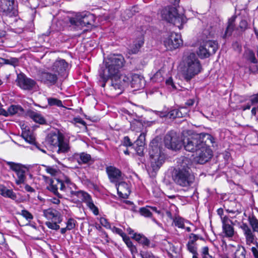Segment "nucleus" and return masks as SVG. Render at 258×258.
Here are the masks:
<instances>
[{"label": "nucleus", "instance_id": "nucleus-62", "mask_svg": "<svg viewBox=\"0 0 258 258\" xmlns=\"http://www.w3.org/2000/svg\"><path fill=\"white\" fill-rule=\"evenodd\" d=\"M249 70L251 73H255L258 70V65L256 63L251 65L249 66Z\"/></svg>", "mask_w": 258, "mask_h": 258}, {"label": "nucleus", "instance_id": "nucleus-26", "mask_svg": "<svg viewBox=\"0 0 258 258\" xmlns=\"http://www.w3.org/2000/svg\"><path fill=\"white\" fill-rule=\"evenodd\" d=\"M144 43V39L143 35H140L137 39L134 42L132 46L130 47L129 52L132 54H136L139 51L140 48L143 46Z\"/></svg>", "mask_w": 258, "mask_h": 258}, {"label": "nucleus", "instance_id": "nucleus-17", "mask_svg": "<svg viewBox=\"0 0 258 258\" xmlns=\"http://www.w3.org/2000/svg\"><path fill=\"white\" fill-rule=\"evenodd\" d=\"M68 63L63 59H58L52 66V70L61 76H64L68 68Z\"/></svg>", "mask_w": 258, "mask_h": 258}, {"label": "nucleus", "instance_id": "nucleus-47", "mask_svg": "<svg viewBox=\"0 0 258 258\" xmlns=\"http://www.w3.org/2000/svg\"><path fill=\"white\" fill-rule=\"evenodd\" d=\"M187 247L188 250L192 253L193 255L198 254L197 247H196L195 243L188 242L187 244Z\"/></svg>", "mask_w": 258, "mask_h": 258}, {"label": "nucleus", "instance_id": "nucleus-9", "mask_svg": "<svg viewBox=\"0 0 258 258\" xmlns=\"http://www.w3.org/2000/svg\"><path fill=\"white\" fill-rule=\"evenodd\" d=\"M164 144L166 148L172 150H178L182 146V140L176 132L170 131L165 136Z\"/></svg>", "mask_w": 258, "mask_h": 258}, {"label": "nucleus", "instance_id": "nucleus-64", "mask_svg": "<svg viewBox=\"0 0 258 258\" xmlns=\"http://www.w3.org/2000/svg\"><path fill=\"white\" fill-rule=\"evenodd\" d=\"M166 84L168 86H171L173 89L175 88V86L173 82V80L171 78H169L166 81Z\"/></svg>", "mask_w": 258, "mask_h": 258}, {"label": "nucleus", "instance_id": "nucleus-31", "mask_svg": "<svg viewBox=\"0 0 258 258\" xmlns=\"http://www.w3.org/2000/svg\"><path fill=\"white\" fill-rule=\"evenodd\" d=\"M78 156L77 161L79 164L88 163L92 160L91 155L85 152L79 154Z\"/></svg>", "mask_w": 258, "mask_h": 258}, {"label": "nucleus", "instance_id": "nucleus-42", "mask_svg": "<svg viewBox=\"0 0 258 258\" xmlns=\"http://www.w3.org/2000/svg\"><path fill=\"white\" fill-rule=\"evenodd\" d=\"M48 103L50 106L56 105L57 106H62V102L61 100L54 98H48L47 99Z\"/></svg>", "mask_w": 258, "mask_h": 258}, {"label": "nucleus", "instance_id": "nucleus-55", "mask_svg": "<svg viewBox=\"0 0 258 258\" xmlns=\"http://www.w3.org/2000/svg\"><path fill=\"white\" fill-rule=\"evenodd\" d=\"M254 258H258V242H256V247H252L251 248Z\"/></svg>", "mask_w": 258, "mask_h": 258}, {"label": "nucleus", "instance_id": "nucleus-22", "mask_svg": "<svg viewBox=\"0 0 258 258\" xmlns=\"http://www.w3.org/2000/svg\"><path fill=\"white\" fill-rule=\"evenodd\" d=\"M106 172L111 182L117 183L120 179L121 173L117 168L113 166L107 167Z\"/></svg>", "mask_w": 258, "mask_h": 258}, {"label": "nucleus", "instance_id": "nucleus-48", "mask_svg": "<svg viewBox=\"0 0 258 258\" xmlns=\"http://www.w3.org/2000/svg\"><path fill=\"white\" fill-rule=\"evenodd\" d=\"M76 221L74 219L70 218L67 223V228L71 230L75 227Z\"/></svg>", "mask_w": 258, "mask_h": 258}, {"label": "nucleus", "instance_id": "nucleus-43", "mask_svg": "<svg viewBox=\"0 0 258 258\" xmlns=\"http://www.w3.org/2000/svg\"><path fill=\"white\" fill-rule=\"evenodd\" d=\"M140 212L142 216H144L146 217H150L152 215L149 207H143L140 208Z\"/></svg>", "mask_w": 258, "mask_h": 258}, {"label": "nucleus", "instance_id": "nucleus-3", "mask_svg": "<svg viewBox=\"0 0 258 258\" xmlns=\"http://www.w3.org/2000/svg\"><path fill=\"white\" fill-rule=\"evenodd\" d=\"M124 62V58L121 54L109 55L105 60V67H102L100 71V76L104 80L109 79L110 76L119 73V70L123 66Z\"/></svg>", "mask_w": 258, "mask_h": 258}, {"label": "nucleus", "instance_id": "nucleus-15", "mask_svg": "<svg viewBox=\"0 0 258 258\" xmlns=\"http://www.w3.org/2000/svg\"><path fill=\"white\" fill-rule=\"evenodd\" d=\"M1 11L6 16L9 17L15 16L17 11L14 6V0H2Z\"/></svg>", "mask_w": 258, "mask_h": 258}, {"label": "nucleus", "instance_id": "nucleus-61", "mask_svg": "<svg viewBox=\"0 0 258 258\" xmlns=\"http://www.w3.org/2000/svg\"><path fill=\"white\" fill-rule=\"evenodd\" d=\"M114 228L115 230V232L119 235H120L122 238L126 235L121 229L116 227H114Z\"/></svg>", "mask_w": 258, "mask_h": 258}, {"label": "nucleus", "instance_id": "nucleus-33", "mask_svg": "<svg viewBox=\"0 0 258 258\" xmlns=\"http://www.w3.org/2000/svg\"><path fill=\"white\" fill-rule=\"evenodd\" d=\"M246 250L241 245H238L236 250L234 253V258H246Z\"/></svg>", "mask_w": 258, "mask_h": 258}, {"label": "nucleus", "instance_id": "nucleus-6", "mask_svg": "<svg viewBox=\"0 0 258 258\" xmlns=\"http://www.w3.org/2000/svg\"><path fill=\"white\" fill-rule=\"evenodd\" d=\"M162 18L167 22L172 23L175 26L182 28V24L186 23V19L183 15L179 14L175 7H168L161 11Z\"/></svg>", "mask_w": 258, "mask_h": 258}, {"label": "nucleus", "instance_id": "nucleus-29", "mask_svg": "<svg viewBox=\"0 0 258 258\" xmlns=\"http://www.w3.org/2000/svg\"><path fill=\"white\" fill-rule=\"evenodd\" d=\"M236 17V16H233L228 20V25L225 30V34L223 36V37L224 38H226V37L231 35V34H232L235 26L234 22L235 21Z\"/></svg>", "mask_w": 258, "mask_h": 258}, {"label": "nucleus", "instance_id": "nucleus-53", "mask_svg": "<svg viewBox=\"0 0 258 258\" xmlns=\"http://www.w3.org/2000/svg\"><path fill=\"white\" fill-rule=\"evenodd\" d=\"M137 153L140 156H143L144 155L145 146L135 147Z\"/></svg>", "mask_w": 258, "mask_h": 258}, {"label": "nucleus", "instance_id": "nucleus-5", "mask_svg": "<svg viewBox=\"0 0 258 258\" xmlns=\"http://www.w3.org/2000/svg\"><path fill=\"white\" fill-rule=\"evenodd\" d=\"M160 145L157 140H152L150 145L151 165L154 171L158 170L164 162L165 155L160 149Z\"/></svg>", "mask_w": 258, "mask_h": 258}, {"label": "nucleus", "instance_id": "nucleus-41", "mask_svg": "<svg viewBox=\"0 0 258 258\" xmlns=\"http://www.w3.org/2000/svg\"><path fill=\"white\" fill-rule=\"evenodd\" d=\"M145 137L146 134L145 133L141 134L135 143V147L145 146Z\"/></svg>", "mask_w": 258, "mask_h": 258}, {"label": "nucleus", "instance_id": "nucleus-39", "mask_svg": "<svg viewBox=\"0 0 258 258\" xmlns=\"http://www.w3.org/2000/svg\"><path fill=\"white\" fill-rule=\"evenodd\" d=\"M168 117L169 118H175L176 117H181L182 114L178 109H173L168 112Z\"/></svg>", "mask_w": 258, "mask_h": 258}, {"label": "nucleus", "instance_id": "nucleus-13", "mask_svg": "<svg viewBox=\"0 0 258 258\" xmlns=\"http://www.w3.org/2000/svg\"><path fill=\"white\" fill-rule=\"evenodd\" d=\"M210 146H212V145H204V146H202V148H201L197 152L196 159L198 163L205 164L211 159L213 156V153L209 148Z\"/></svg>", "mask_w": 258, "mask_h": 258}, {"label": "nucleus", "instance_id": "nucleus-51", "mask_svg": "<svg viewBox=\"0 0 258 258\" xmlns=\"http://www.w3.org/2000/svg\"><path fill=\"white\" fill-rule=\"evenodd\" d=\"M141 255L142 258H158L149 251L143 252L141 253Z\"/></svg>", "mask_w": 258, "mask_h": 258}, {"label": "nucleus", "instance_id": "nucleus-25", "mask_svg": "<svg viewBox=\"0 0 258 258\" xmlns=\"http://www.w3.org/2000/svg\"><path fill=\"white\" fill-rule=\"evenodd\" d=\"M117 194L122 198H127L130 194V190L128 184L125 182H120L116 184Z\"/></svg>", "mask_w": 258, "mask_h": 258}, {"label": "nucleus", "instance_id": "nucleus-45", "mask_svg": "<svg viewBox=\"0 0 258 258\" xmlns=\"http://www.w3.org/2000/svg\"><path fill=\"white\" fill-rule=\"evenodd\" d=\"M18 59L17 58L13 57L10 59H5V61L4 64H8L16 67L18 64Z\"/></svg>", "mask_w": 258, "mask_h": 258}, {"label": "nucleus", "instance_id": "nucleus-38", "mask_svg": "<svg viewBox=\"0 0 258 258\" xmlns=\"http://www.w3.org/2000/svg\"><path fill=\"white\" fill-rule=\"evenodd\" d=\"M123 241L125 243L128 248H130L132 253H134L137 251L136 247L133 245L132 241L131 240L129 237L126 235L122 238Z\"/></svg>", "mask_w": 258, "mask_h": 258}, {"label": "nucleus", "instance_id": "nucleus-1", "mask_svg": "<svg viewBox=\"0 0 258 258\" xmlns=\"http://www.w3.org/2000/svg\"><path fill=\"white\" fill-rule=\"evenodd\" d=\"M177 166L173 169L172 177L174 183L182 187H188L195 182V176L190 168L191 160L186 157L178 159Z\"/></svg>", "mask_w": 258, "mask_h": 258}, {"label": "nucleus", "instance_id": "nucleus-18", "mask_svg": "<svg viewBox=\"0 0 258 258\" xmlns=\"http://www.w3.org/2000/svg\"><path fill=\"white\" fill-rule=\"evenodd\" d=\"M131 78V85L135 90L144 88L145 86V80L143 76L134 74L132 75Z\"/></svg>", "mask_w": 258, "mask_h": 258}, {"label": "nucleus", "instance_id": "nucleus-28", "mask_svg": "<svg viewBox=\"0 0 258 258\" xmlns=\"http://www.w3.org/2000/svg\"><path fill=\"white\" fill-rule=\"evenodd\" d=\"M0 195L12 200H15L17 198L16 194L12 189H8L2 184H0Z\"/></svg>", "mask_w": 258, "mask_h": 258}, {"label": "nucleus", "instance_id": "nucleus-12", "mask_svg": "<svg viewBox=\"0 0 258 258\" xmlns=\"http://www.w3.org/2000/svg\"><path fill=\"white\" fill-rule=\"evenodd\" d=\"M182 42L180 35L174 32L168 34L163 41L166 49L170 50L178 48L182 44Z\"/></svg>", "mask_w": 258, "mask_h": 258}, {"label": "nucleus", "instance_id": "nucleus-23", "mask_svg": "<svg viewBox=\"0 0 258 258\" xmlns=\"http://www.w3.org/2000/svg\"><path fill=\"white\" fill-rule=\"evenodd\" d=\"M40 78L44 83L50 85H54L58 80L57 76L56 74L47 72H41Z\"/></svg>", "mask_w": 258, "mask_h": 258}, {"label": "nucleus", "instance_id": "nucleus-10", "mask_svg": "<svg viewBox=\"0 0 258 258\" xmlns=\"http://www.w3.org/2000/svg\"><path fill=\"white\" fill-rule=\"evenodd\" d=\"M6 164L17 174V178L16 179V183L17 185L24 183L26 180V173L28 172V169L21 164L13 162L7 161Z\"/></svg>", "mask_w": 258, "mask_h": 258}, {"label": "nucleus", "instance_id": "nucleus-37", "mask_svg": "<svg viewBox=\"0 0 258 258\" xmlns=\"http://www.w3.org/2000/svg\"><path fill=\"white\" fill-rule=\"evenodd\" d=\"M173 222L176 226L180 228H184L185 223H188L187 221L185 220L184 219L179 216L176 217L173 219Z\"/></svg>", "mask_w": 258, "mask_h": 258}, {"label": "nucleus", "instance_id": "nucleus-4", "mask_svg": "<svg viewBox=\"0 0 258 258\" xmlns=\"http://www.w3.org/2000/svg\"><path fill=\"white\" fill-rule=\"evenodd\" d=\"M183 73L184 79L188 81L201 71L202 67L196 54L190 53L183 58Z\"/></svg>", "mask_w": 258, "mask_h": 258}, {"label": "nucleus", "instance_id": "nucleus-8", "mask_svg": "<svg viewBox=\"0 0 258 258\" xmlns=\"http://www.w3.org/2000/svg\"><path fill=\"white\" fill-rule=\"evenodd\" d=\"M94 21V16L90 13L78 14L69 18V22L72 26L80 29L88 25H91Z\"/></svg>", "mask_w": 258, "mask_h": 258}, {"label": "nucleus", "instance_id": "nucleus-24", "mask_svg": "<svg viewBox=\"0 0 258 258\" xmlns=\"http://www.w3.org/2000/svg\"><path fill=\"white\" fill-rule=\"evenodd\" d=\"M44 216L48 219L52 221L61 222L62 219L59 213L52 209H48L43 211Z\"/></svg>", "mask_w": 258, "mask_h": 258}, {"label": "nucleus", "instance_id": "nucleus-63", "mask_svg": "<svg viewBox=\"0 0 258 258\" xmlns=\"http://www.w3.org/2000/svg\"><path fill=\"white\" fill-rule=\"evenodd\" d=\"M60 180L63 181V184L64 185L65 184H67L68 185H70L72 184L70 179L67 176H64L63 179Z\"/></svg>", "mask_w": 258, "mask_h": 258}, {"label": "nucleus", "instance_id": "nucleus-14", "mask_svg": "<svg viewBox=\"0 0 258 258\" xmlns=\"http://www.w3.org/2000/svg\"><path fill=\"white\" fill-rule=\"evenodd\" d=\"M16 82L19 87L25 90H31L36 85V82L34 80L28 78L22 73L17 75Z\"/></svg>", "mask_w": 258, "mask_h": 258}, {"label": "nucleus", "instance_id": "nucleus-34", "mask_svg": "<svg viewBox=\"0 0 258 258\" xmlns=\"http://www.w3.org/2000/svg\"><path fill=\"white\" fill-rule=\"evenodd\" d=\"M244 56L245 59L250 62L255 64L257 63V60L255 57L253 52L250 50H247L245 51Z\"/></svg>", "mask_w": 258, "mask_h": 258}, {"label": "nucleus", "instance_id": "nucleus-59", "mask_svg": "<svg viewBox=\"0 0 258 258\" xmlns=\"http://www.w3.org/2000/svg\"><path fill=\"white\" fill-rule=\"evenodd\" d=\"M138 8L136 7H133L131 10H127L126 11V13L128 15V17H132V16L133 15L134 13L138 12V11L137 10Z\"/></svg>", "mask_w": 258, "mask_h": 258}, {"label": "nucleus", "instance_id": "nucleus-57", "mask_svg": "<svg viewBox=\"0 0 258 258\" xmlns=\"http://www.w3.org/2000/svg\"><path fill=\"white\" fill-rule=\"evenodd\" d=\"M123 145L126 147L132 146V143L128 137L126 136L123 138Z\"/></svg>", "mask_w": 258, "mask_h": 258}, {"label": "nucleus", "instance_id": "nucleus-40", "mask_svg": "<svg viewBox=\"0 0 258 258\" xmlns=\"http://www.w3.org/2000/svg\"><path fill=\"white\" fill-rule=\"evenodd\" d=\"M249 222L254 232L258 233V220L252 216L249 218Z\"/></svg>", "mask_w": 258, "mask_h": 258}, {"label": "nucleus", "instance_id": "nucleus-27", "mask_svg": "<svg viewBox=\"0 0 258 258\" xmlns=\"http://www.w3.org/2000/svg\"><path fill=\"white\" fill-rule=\"evenodd\" d=\"M55 151L58 154L66 153L69 151L70 146L69 142L64 139V137L58 144V145L55 148Z\"/></svg>", "mask_w": 258, "mask_h": 258}, {"label": "nucleus", "instance_id": "nucleus-2", "mask_svg": "<svg viewBox=\"0 0 258 258\" xmlns=\"http://www.w3.org/2000/svg\"><path fill=\"white\" fill-rule=\"evenodd\" d=\"M215 144L214 138L206 133L188 135L184 137L182 140L184 149L190 152H197L204 145H211L214 147Z\"/></svg>", "mask_w": 258, "mask_h": 258}, {"label": "nucleus", "instance_id": "nucleus-30", "mask_svg": "<svg viewBox=\"0 0 258 258\" xmlns=\"http://www.w3.org/2000/svg\"><path fill=\"white\" fill-rule=\"evenodd\" d=\"M28 115L36 122L40 124H43L45 123V120L44 118L40 113L37 112L30 111L28 113Z\"/></svg>", "mask_w": 258, "mask_h": 258}, {"label": "nucleus", "instance_id": "nucleus-32", "mask_svg": "<svg viewBox=\"0 0 258 258\" xmlns=\"http://www.w3.org/2000/svg\"><path fill=\"white\" fill-rule=\"evenodd\" d=\"M71 194L77 196L85 203L90 197V196L88 194L81 190L76 191H72Z\"/></svg>", "mask_w": 258, "mask_h": 258}, {"label": "nucleus", "instance_id": "nucleus-44", "mask_svg": "<svg viewBox=\"0 0 258 258\" xmlns=\"http://www.w3.org/2000/svg\"><path fill=\"white\" fill-rule=\"evenodd\" d=\"M60 222H55V221H47L46 222L45 225L50 229L57 230L59 229V226L57 224V223H60Z\"/></svg>", "mask_w": 258, "mask_h": 258}, {"label": "nucleus", "instance_id": "nucleus-36", "mask_svg": "<svg viewBox=\"0 0 258 258\" xmlns=\"http://www.w3.org/2000/svg\"><path fill=\"white\" fill-rule=\"evenodd\" d=\"M88 207L92 211L95 215L99 214L98 208L94 204L91 197L85 202Z\"/></svg>", "mask_w": 258, "mask_h": 258}, {"label": "nucleus", "instance_id": "nucleus-11", "mask_svg": "<svg viewBox=\"0 0 258 258\" xmlns=\"http://www.w3.org/2000/svg\"><path fill=\"white\" fill-rule=\"evenodd\" d=\"M218 48V45L216 41H206L200 46L198 54L201 58H207L215 54Z\"/></svg>", "mask_w": 258, "mask_h": 258}, {"label": "nucleus", "instance_id": "nucleus-60", "mask_svg": "<svg viewBox=\"0 0 258 258\" xmlns=\"http://www.w3.org/2000/svg\"><path fill=\"white\" fill-rule=\"evenodd\" d=\"M143 236V234L134 233V235L132 236V238L139 243Z\"/></svg>", "mask_w": 258, "mask_h": 258}, {"label": "nucleus", "instance_id": "nucleus-16", "mask_svg": "<svg viewBox=\"0 0 258 258\" xmlns=\"http://www.w3.org/2000/svg\"><path fill=\"white\" fill-rule=\"evenodd\" d=\"M47 188L57 196L58 198H62V196L59 194L58 189H59L61 191H64L66 186L63 184V181L60 179L54 178L51 181L50 184Z\"/></svg>", "mask_w": 258, "mask_h": 258}, {"label": "nucleus", "instance_id": "nucleus-7", "mask_svg": "<svg viewBox=\"0 0 258 258\" xmlns=\"http://www.w3.org/2000/svg\"><path fill=\"white\" fill-rule=\"evenodd\" d=\"M109 79H111L110 90L115 95L120 94L124 88L128 84L130 79L125 75H120L119 73L110 76Z\"/></svg>", "mask_w": 258, "mask_h": 258}, {"label": "nucleus", "instance_id": "nucleus-35", "mask_svg": "<svg viewBox=\"0 0 258 258\" xmlns=\"http://www.w3.org/2000/svg\"><path fill=\"white\" fill-rule=\"evenodd\" d=\"M8 111L9 115H14L23 112V109L20 106L12 105L9 107Z\"/></svg>", "mask_w": 258, "mask_h": 258}, {"label": "nucleus", "instance_id": "nucleus-49", "mask_svg": "<svg viewBox=\"0 0 258 258\" xmlns=\"http://www.w3.org/2000/svg\"><path fill=\"white\" fill-rule=\"evenodd\" d=\"M21 215L28 221H30L33 218V215L26 210H22Z\"/></svg>", "mask_w": 258, "mask_h": 258}, {"label": "nucleus", "instance_id": "nucleus-58", "mask_svg": "<svg viewBox=\"0 0 258 258\" xmlns=\"http://www.w3.org/2000/svg\"><path fill=\"white\" fill-rule=\"evenodd\" d=\"M198 236L193 233H191L189 235V240L188 242H190L192 243H195V242L198 240Z\"/></svg>", "mask_w": 258, "mask_h": 258}, {"label": "nucleus", "instance_id": "nucleus-54", "mask_svg": "<svg viewBox=\"0 0 258 258\" xmlns=\"http://www.w3.org/2000/svg\"><path fill=\"white\" fill-rule=\"evenodd\" d=\"M150 240L144 235L143 236L141 239V241L139 242V243L145 246H149L150 245Z\"/></svg>", "mask_w": 258, "mask_h": 258}, {"label": "nucleus", "instance_id": "nucleus-52", "mask_svg": "<svg viewBox=\"0 0 258 258\" xmlns=\"http://www.w3.org/2000/svg\"><path fill=\"white\" fill-rule=\"evenodd\" d=\"M100 224L106 228H110L111 226L107 220L105 218H101L100 219Z\"/></svg>", "mask_w": 258, "mask_h": 258}, {"label": "nucleus", "instance_id": "nucleus-56", "mask_svg": "<svg viewBox=\"0 0 258 258\" xmlns=\"http://www.w3.org/2000/svg\"><path fill=\"white\" fill-rule=\"evenodd\" d=\"M250 101L251 104L258 103V93L250 97Z\"/></svg>", "mask_w": 258, "mask_h": 258}, {"label": "nucleus", "instance_id": "nucleus-20", "mask_svg": "<svg viewBox=\"0 0 258 258\" xmlns=\"http://www.w3.org/2000/svg\"><path fill=\"white\" fill-rule=\"evenodd\" d=\"M240 227L245 236L246 244L250 245L251 243H254L256 241L255 236L253 234L254 231H252L250 227L245 223H243Z\"/></svg>", "mask_w": 258, "mask_h": 258}, {"label": "nucleus", "instance_id": "nucleus-50", "mask_svg": "<svg viewBox=\"0 0 258 258\" xmlns=\"http://www.w3.org/2000/svg\"><path fill=\"white\" fill-rule=\"evenodd\" d=\"M202 258H212V256L209 253V248L208 246L203 247L202 249Z\"/></svg>", "mask_w": 258, "mask_h": 258}, {"label": "nucleus", "instance_id": "nucleus-19", "mask_svg": "<svg viewBox=\"0 0 258 258\" xmlns=\"http://www.w3.org/2000/svg\"><path fill=\"white\" fill-rule=\"evenodd\" d=\"M63 137V135L59 131L51 132L47 135V141L55 148Z\"/></svg>", "mask_w": 258, "mask_h": 258}, {"label": "nucleus", "instance_id": "nucleus-21", "mask_svg": "<svg viewBox=\"0 0 258 258\" xmlns=\"http://www.w3.org/2000/svg\"><path fill=\"white\" fill-rule=\"evenodd\" d=\"M222 219V228L225 236L231 237L234 235V228L231 226L232 221L227 216H224Z\"/></svg>", "mask_w": 258, "mask_h": 258}, {"label": "nucleus", "instance_id": "nucleus-46", "mask_svg": "<svg viewBox=\"0 0 258 258\" xmlns=\"http://www.w3.org/2000/svg\"><path fill=\"white\" fill-rule=\"evenodd\" d=\"M142 126V123L139 121L135 120L131 123V128L136 132H139Z\"/></svg>", "mask_w": 258, "mask_h": 258}]
</instances>
